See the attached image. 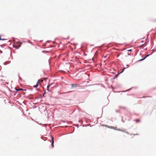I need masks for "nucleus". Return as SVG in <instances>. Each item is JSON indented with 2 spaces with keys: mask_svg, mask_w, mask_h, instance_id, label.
I'll use <instances>...</instances> for the list:
<instances>
[{
  "mask_svg": "<svg viewBox=\"0 0 156 156\" xmlns=\"http://www.w3.org/2000/svg\"><path fill=\"white\" fill-rule=\"evenodd\" d=\"M118 75H119V74H117L116 75V76L117 77V76H118Z\"/></svg>",
  "mask_w": 156,
  "mask_h": 156,
  "instance_id": "14",
  "label": "nucleus"
},
{
  "mask_svg": "<svg viewBox=\"0 0 156 156\" xmlns=\"http://www.w3.org/2000/svg\"><path fill=\"white\" fill-rule=\"evenodd\" d=\"M5 39H1V40H5Z\"/></svg>",
  "mask_w": 156,
  "mask_h": 156,
  "instance_id": "10",
  "label": "nucleus"
},
{
  "mask_svg": "<svg viewBox=\"0 0 156 156\" xmlns=\"http://www.w3.org/2000/svg\"><path fill=\"white\" fill-rule=\"evenodd\" d=\"M1 38H0V40H1Z\"/></svg>",
  "mask_w": 156,
  "mask_h": 156,
  "instance_id": "16",
  "label": "nucleus"
},
{
  "mask_svg": "<svg viewBox=\"0 0 156 156\" xmlns=\"http://www.w3.org/2000/svg\"><path fill=\"white\" fill-rule=\"evenodd\" d=\"M22 44V43L21 42H17L16 44V45H15L18 48H19L21 46V45Z\"/></svg>",
  "mask_w": 156,
  "mask_h": 156,
  "instance_id": "2",
  "label": "nucleus"
},
{
  "mask_svg": "<svg viewBox=\"0 0 156 156\" xmlns=\"http://www.w3.org/2000/svg\"><path fill=\"white\" fill-rule=\"evenodd\" d=\"M19 90H23V89H20Z\"/></svg>",
  "mask_w": 156,
  "mask_h": 156,
  "instance_id": "15",
  "label": "nucleus"
},
{
  "mask_svg": "<svg viewBox=\"0 0 156 156\" xmlns=\"http://www.w3.org/2000/svg\"><path fill=\"white\" fill-rule=\"evenodd\" d=\"M72 87H76L77 86V85L76 84H72Z\"/></svg>",
  "mask_w": 156,
  "mask_h": 156,
  "instance_id": "6",
  "label": "nucleus"
},
{
  "mask_svg": "<svg viewBox=\"0 0 156 156\" xmlns=\"http://www.w3.org/2000/svg\"><path fill=\"white\" fill-rule=\"evenodd\" d=\"M41 82H43V80H41Z\"/></svg>",
  "mask_w": 156,
  "mask_h": 156,
  "instance_id": "13",
  "label": "nucleus"
},
{
  "mask_svg": "<svg viewBox=\"0 0 156 156\" xmlns=\"http://www.w3.org/2000/svg\"><path fill=\"white\" fill-rule=\"evenodd\" d=\"M136 122H139L140 121V120L139 119H136L135 120Z\"/></svg>",
  "mask_w": 156,
  "mask_h": 156,
  "instance_id": "8",
  "label": "nucleus"
},
{
  "mask_svg": "<svg viewBox=\"0 0 156 156\" xmlns=\"http://www.w3.org/2000/svg\"><path fill=\"white\" fill-rule=\"evenodd\" d=\"M51 84H49L47 87V90L48 91H49L50 90H49V87L51 86Z\"/></svg>",
  "mask_w": 156,
  "mask_h": 156,
  "instance_id": "5",
  "label": "nucleus"
},
{
  "mask_svg": "<svg viewBox=\"0 0 156 156\" xmlns=\"http://www.w3.org/2000/svg\"><path fill=\"white\" fill-rule=\"evenodd\" d=\"M38 86V84H36L35 85H34V88H37V87Z\"/></svg>",
  "mask_w": 156,
  "mask_h": 156,
  "instance_id": "7",
  "label": "nucleus"
},
{
  "mask_svg": "<svg viewBox=\"0 0 156 156\" xmlns=\"http://www.w3.org/2000/svg\"><path fill=\"white\" fill-rule=\"evenodd\" d=\"M149 55H146L143 59H141L139 60V61H143V60H144V59H145L147 57H148Z\"/></svg>",
  "mask_w": 156,
  "mask_h": 156,
  "instance_id": "4",
  "label": "nucleus"
},
{
  "mask_svg": "<svg viewBox=\"0 0 156 156\" xmlns=\"http://www.w3.org/2000/svg\"><path fill=\"white\" fill-rule=\"evenodd\" d=\"M51 139H52V147H54L53 144H54V138L52 136H51Z\"/></svg>",
  "mask_w": 156,
  "mask_h": 156,
  "instance_id": "3",
  "label": "nucleus"
},
{
  "mask_svg": "<svg viewBox=\"0 0 156 156\" xmlns=\"http://www.w3.org/2000/svg\"><path fill=\"white\" fill-rule=\"evenodd\" d=\"M131 51V49H130V50H128V51Z\"/></svg>",
  "mask_w": 156,
  "mask_h": 156,
  "instance_id": "11",
  "label": "nucleus"
},
{
  "mask_svg": "<svg viewBox=\"0 0 156 156\" xmlns=\"http://www.w3.org/2000/svg\"><path fill=\"white\" fill-rule=\"evenodd\" d=\"M108 128H111V129H115V130H118V131H122V132H123V130H122L120 129H116V128H117V127H113V126H109V127H108Z\"/></svg>",
  "mask_w": 156,
  "mask_h": 156,
  "instance_id": "1",
  "label": "nucleus"
},
{
  "mask_svg": "<svg viewBox=\"0 0 156 156\" xmlns=\"http://www.w3.org/2000/svg\"><path fill=\"white\" fill-rule=\"evenodd\" d=\"M45 93H46V92H45H45H44V94H43V96H44V95L45 94Z\"/></svg>",
  "mask_w": 156,
  "mask_h": 156,
  "instance_id": "12",
  "label": "nucleus"
},
{
  "mask_svg": "<svg viewBox=\"0 0 156 156\" xmlns=\"http://www.w3.org/2000/svg\"><path fill=\"white\" fill-rule=\"evenodd\" d=\"M40 80H38L37 82V84H39V83H40Z\"/></svg>",
  "mask_w": 156,
  "mask_h": 156,
  "instance_id": "9",
  "label": "nucleus"
}]
</instances>
